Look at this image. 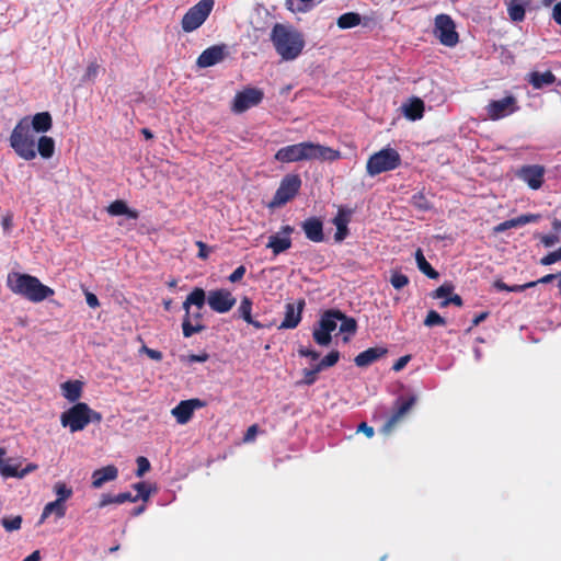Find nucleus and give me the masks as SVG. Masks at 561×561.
Returning <instances> with one entry per match:
<instances>
[{
	"mask_svg": "<svg viewBox=\"0 0 561 561\" xmlns=\"http://www.w3.org/2000/svg\"><path fill=\"white\" fill-rule=\"evenodd\" d=\"M53 127V117L49 112L36 113L30 121L27 116L21 118L14 126L10 138V147L20 158L30 161L36 158V139L33 134L47 133Z\"/></svg>",
	"mask_w": 561,
	"mask_h": 561,
	"instance_id": "obj_1",
	"label": "nucleus"
},
{
	"mask_svg": "<svg viewBox=\"0 0 561 561\" xmlns=\"http://www.w3.org/2000/svg\"><path fill=\"white\" fill-rule=\"evenodd\" d=\"M341 158V152L312 141H302L279 148L274 159L280 163H294L301 161H335Z\"/></svg>",
	"mask_w": 561,
	"mask_h": 561,
	"instance_id": "obj_2",
	"label": "nucleus"
},
{
	"mask_svg": "<svg viewBox=\"0 0 561 561\" xmlns=\"http://www.w3.org/2000/svg\"><path fill=\"white\" fill-rule=\"evenodd\" d=\"M7 286L12 293L32 302H41L55 294L53 288L44 285L37 277L19 272L8 274Z\"/></svg>",
	"mask_w": 561,
	"mask_h": 561,
	"instance_id": "obj_3",
	"label": "nucleus"
},
{
	"mask_svg": "<svg viewBox=\"0 0 561 561\" xmlns=\"http://www.w3.org/2000/svg\"><path fill=\"white\" fill-rule=\"evenodd\" d=\"M276 53L284 60H294L305 47V38L300 32L291 26L276 23L270 36Z\"/></svg>",
	"mask_w": 561,
	"mask_h": 561,
	"instance_id": "obj_4",
	"label": "nucleus"
},
{
	"mask_svg": "<svg viewBox=\"0 0 561 561\" xmlns=\"http://www.w3.org/2000/svg\"><path fill=\"white\" fill-rule=\"evenodd\" d=\"M206 304V293L201 287H195L186 297L183 302V309L185 311L182 321V332L184 337H191L192 335L199 333L206 329L203 324V308Z\"/></svg>",
	"mask_w": 561,
	"mask_h": 561,
	"instance_id": "obj_5",
	"label": "nucleus"
},
{
	"mask_svg": "<svg viewBox=\"0 0 561 561\" xmlns=\"http://www.w3.org/2000/svg\"><path fill=\"white\" fill-rule=\"evenodd\" d=\"M401 164V157L393 148H383L371 154L366 163V171L370 176L392 171Z\"/></svg>",
	"mask_w": 561,
	"mask_h": 561,
	"instance_id": "obj_6",
	"label": "nucleus"
},
{
	"mask_svg": "<svg viewBox=\"0 0 561 561\" xmlns=\"http://www.w3.org/2000/svg\"><path fill=\"white\" fill-rule=\"evenodd\" d=\"M214 8V0H201L190 8L181 21L184 32H193L197 30L209 16Z\"/></svg>",
	"mask_w": 561,
	"mask_h": 561,
	"instance_id": "obj_7",
	"label": "nucleus"
},
{
	"mask_svg": "<svg viewBox=\"0 0 561 561\" xmlns=\"http://www.w3.org/2000/svg\"><path fill=\"white\" fill-rule=\"evenodd\" d=\"M89 405L84 402H77L60 415V423L68 427L71 433L80 432L89 425Z\"/></svg>",
	"mask_w": 561,
	"mask_h": 561,
	"instance_id": "obj_8",
	"label": "nucleus"
},
{
	"mask_svg": "<svg viewBox=\"0 0 561 561\" xmlns=\"http://www.w3.org/2000/svg\"><path fill=\"white\" fill-rule=\"evenodd\" d=\"M301 179L298 174L285 175L278 188L276 190L273 199L270 204L271 207H280L291 201L301 187Z\"/></svg>",
	"mask_w": 561,
	"mask_h": 561,
	"instance_id": "obj_9",
	"label": "nucleus"
},
{
	"mask_svg": "<svg viewBox=\"0 0 561 561\" xmlns=\"http://www.w3.org/2000/svg\"><path fill=\"white\" fill-rule=\"evenodd\" d=\"M416 402L415 396L410 397H399L393 403L392 412L383 426L381 427V432L386 435L392 433V431L401 423L410 410Z\"/></svg>",
	"mask_w": 561,
	"mask_h": 561,
	"instance_id": "obj_10",
	"label": "nucleus"
},
{
	"mask_svg": "<svg viewBox=\"0 0 561 561\" xmlns=\"http://www.w3.org/2000/svg\"><path fill=\"white\" fill-rule=\"evenodd\" d=\"M434 34L439 42L447 47H454L459 42L456 25L453 19L447 14H438L435 18Z\"/></svg>",
	"mask_w": 561,
	"mask_h": 561,
	"instance_id": "obj_11",
	"label": "nucleus"
},
{
	"mask_svg": "<svg viewBox=\"0 0 561 561\" xmlns=\"http://www.w3.org/2000/svg\"><path fill=\"white\" fill-rule=\"evenodd\" d=\"M264 99L263 90L259 88H244L237 92L231 104L233 113H243L253 106H257Z\"/></svg>",
	"mask_w": 561,
	"mask_h": 561,
	"instance_id": "obj_12",
	"label": "nucleus"
},
{
	"mask_svg": "<svg viewBox=\"0 0 561 561\" xmlns=\"http://www.w3.org/2000/svg\"><path fill=\"white\" fill-rule=\"evenodd\" d=\"M519 110L517 99L514 95H507L501 100H493L486 106V115L492 121L504 118Z\"/></svg>",
	"mask_w": 561,
	"mask_h": 561,
	"instance_id": "obj_13",
	"label": "nucleus"
},
{
	"mask_svg": "<svg viewBox=\"0 0 561 561\" xmlns=\"http://www.w3.org/2000/svg\"><path fill=\"white\" fill-rule=\"evenodd\" d=\"M237 299L227 289L210 290L206 296V302L210 309L218 313H226L232 309Z\"/></svg>",
	"mask_w": 561,
	"mask_h": 561,
	"instance_id": "obj_14",
	"label": "nucleus"
},
{
	"mask_svg": "<svg viewBox=\"0 0 561 561\" xmlns=\"http://www.w3.org/2000/svg\"><path fill=\"white\" fill-rule=\"evenodd\" d=\"M204 407H206V402L198 398L183 400L172 409L171 414L179 424H186L192 419L194 411Z\"/></svg>",
	"mask_w": 561,
	"mask_h": 561,
	"instance_id": "obj_15",
	"label": "nucleus"
},
{
	"mask_svg": "<svg viewBox=\"0 0 561 561\" xmlns=\"http://www.w3.org/2000/svg\"><path fill=\"white\" fill-rule=\"evenodd\" d=\"M305 300L299 299L297 305L287 304L285 306V317L282 321L279 329H295L301 321V313L305 308Z\"/></svg>",
	"mask_w": 561,
	"mask_h": 561,
	"instance_id": "obj_16",
	"label": "nucleus"
},
{
	"mask_svg": "<svg viewBox=\"0 0 561 561\" xmlns=\"http://www.w3.org/2000/svg\"><path fill=\"white\" fill-rule=\"evenodd\" d=\"M545 169L540 165H526L519 171V178L533 190H538L543 183Z\"/></svg>",
	"mask_w": 561,
	"mask_h": 561,
	"instance_id": "obj_17",
	"label": "nucleus"
},
{
	"mask_svg": "<svg viewBox=\"0 0 561 561\" xmlns=\"http://www.w3.org/2000/svg\"><path fill=\"white\" fill-rule=\"evenodd\" d=\"M225 58V47L214 45L205 49L197 58V66L201 68L211 67Z\"/></svg>",
	"mask_w": 561,
	"mask_h": 561,
	"instance_id": "obj_18",
	"label": "nucleus"
},
{
	"mask_svg": "<svg viewBox=\"0 0 561 561\" xmlns=\"http://www.w3.org/2000/svg\"><path fill=\"white\" fill-rule=\"evenodd\" d=\"M306 238L312 242H322L324 240L323 224L317 217L307 218L301 224Z\"/></svg>",
	"mask_w": 561,
	"mask_h": 561,
	"instance_id": "obj_19",
	"label": "nucleus"
},
{
	"mask_svg": "<svg viewBox=\"0 0 561 561\" xmlns=\"http://www.w3.org/2000/svg\"><path fill=\"white\" fill-rule=\"evenodd\" d=\"M388 353L386 347L377 346L369 347L360 352L355 358L354 363L357 367H367L377 362Z\"/></svg>",
	"mask_w": 561,
	"mask_h": 561,
	"instance_id": "obj_20",
	"label": "nucleus"
},
{
	"mask_svg": "<svg viewBox=\"0 0 561 561\" xmlns=\"http://www.w3.org/2000/svg\"><path fill=\"white\" fill-rule=\"evenodd\" d=\"M117 477L118 469L114 465H108L93 471L91 485L100 489L104 483L116 480Z\"/></svg>",
	"mask_w": 561,
	"mask_h": 561,
	"instance_id": "obj_21",
	"label": "nucleus"
},
{
	"mask_svg": "<svg viewBox=\"0 0 561 561\" xmlns=\"http://www.w3.org/2000/svg\"><path fill=\"white\" fill-rule=\"evenodd\" d=\"M507 9L508 18L512 22H523L526 16V10L530 5L531 0H504Z\"/></svg>",
	"mask_w": 561,
	"mask_h": 561,
	"instance_id": "obj_22",
	"label": "nucleus"
},
{
	"mask_svg": "<svg viewBox=\"0 0 561 561\" xmlns=\"http://www.w3.org/2000/svg\"><path fill=\"white\" fill-rule=\"evenodd\" d=\"M106 210L111 216L125 215L130 219H138V217H139V211L136 209L129 208L127 203L123 199H116V201L112 202L107 206Z\"/></svg>",
	"mask_w": 561,
	"mask_h": 561,
	"instance_id": "obj_23",
	"label": "nucleus"
},
{
	"mask_svg": "<svg viewBox=\"0 0 561 561\" xmlns=\"http://www.w3.org/2000/svg\"><path fill=\"white\" fill-rule=\"evenodd\" d=\"M404 116L410 121L421 119L424 115V102L420 98H412L402 106Z\"/></svg>",
	"mask_w": 561,
	"mask_h": 561,
	"instance_id": "obj_24",
	"label": "nucleus"
},
{
	"mask_svg": "<svg viewBox=\"0 0 561 561\" xmlns=\"http://www.w3.org/2000/svg\"><path fill=\"white\" fill-rule=\"evenodd\" d=\"M37 469V465L28 463L24 469L19 470V466H13L9 463H2L0 466V474L3 478H23L26 474L33 472Z\"/></svg>",
	"mask_w": 561,
	"mask_h": 561,
	"instance_id": "obj_25",
	"label": "nucleus"
},
{
	"mask_svg": "<svg viewBox=\"0 0 561 561\" xmlns=\"http://www.w3.org/2000/svg\"><path fill=\"white\" fill-rule=\"evenodd\" d=\"M343 318V312L337 309H330L324 311L318 324L323 327L324 331L332 333L337 327L339 319Z\"/></svg>",
	"mask_w": 561,
	"mask_h": 561,
	"instance_id": "obj_26",
	"label": "nucleus"
},
{
	"mask_svg": "<svg viewBox=\"0 0 561 561\" xmlns=\"http://www.w3.org/2000/svg\"><path fill=\"white\" fill-rule=\"evenodd\" d=\"M557 78L552 71L547 70L545 72L534 71L529 73L528 82L534 89H542L546 85H551L556 82Z\"/></svg>",
	"mask_w": 561,
	"mask_h": 561,
	"instance_id": "obj_27",
	"label": "nucleus"
},
{
	"mask_svg": "<svg viewBox=\"0 0 561 561\" xmlns=\"http://www.w3.org/2000/svg\"><path fill=\"white\" fill-rule=\"evenodd\" d=\"M266 248L271 249L274 255H278L291 248L290 237H280L275 233L268 237Z\"/></svg>",
	"mask_w": 561,
	"mask_h": 561,
	"instance_id": "obj_28",
	"label": "nucleus"
},
{
	"mask_svg": "<svg viewBox=\"0 0 561 561\" xmlns=\"http://www.w3.org/2000/svg\"><path fill=\"white\" fill-rule=\"evenodd\" d=\"M125 502H137V497H133L130 492H123L116 495L104 493L101 495L98 507L103 508L110 504H123Z\"/></svg>",
	"mask_w": 561,
	"mask_h": 561,
	"instance_id": "obj_29",
	"label": "nucleus"
},
{
	"mask_svg": "<svg viewBox=\"0 0 561 561\" xmlns=\"http://www.w3.org/2000/svg\"><path fill=\"white\" fill-rule=\"evenodd\" d=\"M82 387L79 380H68L61 385L62 396L70 402H77L81 398Z\"/></svg>",
	"mask_w": 561,
	"mask_h": 561,
	"instance_id": "obj_30",
	"label": "nucleus"
},
{
	"mask_svg": "<svg viewBox=\"0 0 561 561\" xmlns=\"http://www.w3.org/2000/svg\"><path fill=\"white\" fill-rule=\"evenodd\" d=\"M251 311L252 300L249 297L244 296L238 308L239 317L242 318L248 324L253 325L255 329H263L264 325L252 318Z\"/></svg>",
	"mask_w": 561,
	"mask_h": 561,
	"instance_id": "obj_31",
	"label": "nucleus"
},
{
	"mask_svg": "<svg viewBox=\"0 0 561 561\" xmlns=\"http://www.w3.org/2000/svg\"><path fill=\"white\" fill-rule=\"evenodd\" d=\"M50 514H55L58 518L66 515V505L59 500L47 503L42 512L39 522L43 523Z\"/></svg>",
	"mask_w": 561,
	"mask_h": 561,
	"instance_id": "obj_32",
	"label": "nucleus"
},
{
	"mask_svg": "<svg viewBox=\"0 0 561 561\" xmlns=\"http://www.w3.org/2000/svg\"><path fill=\"white\" fill-rule=\"evenodd\" d=\"M36 148L43 159H49L55 153V141L51 137L41 136L36 142Z\"/></svg>",
	"mask_w": 561,
	"mask_h": 561,
	"instance_id": "obj_33",
	"label": "nucleus"
},
{
	"mask_svg": "<svg viewBox=\"0 0 561 561\" xmlns=\"http://www.w3.org/2000/svg\"><path fill=\"white\" fill-rule=\"evenodd\" d=\"M415 260L419 270L425 274L431 279H437L439 274L438 272L426 261L423 251L417 249L415 252Z\"/></svg>",
	"mask_w": 561,
	"mask_h": 561,
	"instance_id": "obj_34",
	"label": "nucleus"
},
{
	"mask_svg": "<svg viewBox=\"0 0 561 561\" xmlns=\"http://www.w3.org/2000/svg\"><path fill=\"white\" fill-rule=\"evenodd\" d=\"M362 22V16L356 12H346L339 16L336 24L340 28L346 30L352 28L359 25Z\"/></svg>",
	"mask_w": 561,
	"mask_h": 561,
	"instance_id": "obj_35",
	"label": "nucleus"
},
{
	"mask_svg": "<svg viewBox=\"0 0 561 561\" xmlns=\"http://www.w3.org/2000/svg\"><path fill=\"white\" fill-rule=\"evenodd\" d=\"M333 222L336 226V232L334 234L335 241H343L348 234V220L341 213H339V215L333 219Z\"/></svg>",
	"mask_w": 561,
	"mask_h": 561,
	"instance_id": "obj_36",
	"label": "nucleus"
},
{
	"mask_svg": "<svg viewBox=\"0 0 561 561\" xmlns=\"http://www.w3.org/2000/svg\"><path fill=\"white\" fill-rule=\"evenodd\" d=\"M312 337H313L314 342L320 346H329L332 341L331 333L328 331H324L323 327H321L319 324H318V327H316L313 329Z\"/></svg>",
	"mask_w": 561,
	"mask_h": 561,
	"instance_id": "obj_37",
	"label": "nucleus"
},
{
	"mask_svg": "<svg viewBox=\"0 0 561 561\" xmlns=\"http://www.w3.org/2000/svg\"><path fill=\"white\" fill-rule=\"evenodd\" d=\"M23 518L21 515L5 516L1 519V525L8 533L16 531L22 527Z\"/></svg>",
	"mask_w": 561,
	"mask_h": 561,
	"instance_id": "obj_38",
	"label": "nucleus"
},
{
	"mask_svg": "<svg viewBox=\"0 0 561 561\" xmlns=\"http://www.w3.org/2000/svg\"><path fill=\"white\" fill-rule=\"evenodd\" d=\"M411 204L416 209L423 210V211L430 210L432 208L431 202L426 198V196L422 192H419L412 196Z\"/></svg>",
	"mask_w": 561,
	"mask_h": 561,
	"instance_id": "obj_39",
	"label": "nucleus"
},
{
	"mask_svg": "<svg viewBox=\"0 0 561 561\" xmlns=\"http://www.w3.org/2000/svg\"><path fill=\"white\" fill-rule=\"evenodd\" d=\"M54 491L57 495V500L65 503L68 499H70L73 494V491L71 488H69L65 482H57L54 485Z\"/></svg>",
	"mask_w": 561,
	"mask_h": 561,
	"instance_id": "obj_40",
	"label": "nucleus"
},
{
	"mask_svg": "<svg viewBox=\"0 0 561 561\" xmlns=\"http://www.w3.org/2000/svg\"><path fill=\"white\" fill-rule=\"evenodd\" d=\"M341 321L340 332L348 333L351 335L356 333L357 322L354 318L347 317L343 313V318L339 319Z\"/></svg>",
	"mask_w": 561,
	"mask_h": 561,
	"instance_id": "obj_41",
	"label": "nucleus"
},
{
	"mask_svg": "<svg viewBox=\"0 0 561 561\" xmlns=\"http://www.w3.org/2000/svg\"><path fill=\"white\" fill-rule=\"evenodd\" d=\"M340 359V352L336 350L331 351L329 354H327L318 364V369H325L329 367L334 366Z\"/></svg>",
	"mask_w": 561,
	"mask_h": 561,
	"instance_id": "obj_42",
	"label": "nucleus"
},
{
	"mask_svg": "<svg viewBox=\"0 0 561 561\" xmlns=\"http://www.w3.org/2000/svg\"><path fill=\"white\" fill-rule=\"evenodd\" d=\"M455 286L450 282H445L443 285H440L438 288H436L431 296L435 299L439 298H448L454 294Z\"/></svg>",
	"mask_w": 561,
	"mask_h": 561,
	"instance_id": "obj_43",
	"label": "nucleus"
},
{
	"mask_svg": "<svg viewBox=\"0 0 561 561\" xmlns=\"http://www.w3.org/2000/svg\"><path fill=\"white\" fill-rule=\"evenodd\" d=\"M539 219H540L539 214H524L516 218H512L511 224H513V227L516 228V227H520V226H524L527 224L537 222Z\"/></svg>",
	"mask_w": 561,
	"mask_h": 561,
	"instance_id": "obj_44",
	"label": "nucleus"
},
{
	"mask_svg": "<svg viewBox=\"0 0 561 561\" xmlns=\"http://www.w3.org/2000/svg\"><path fill=\"white\" fill-rule=\"evenodd\" d=\"M446 320L437 311L430 310L424 319V325L432 328L435 325H445Z\"/></svg>",
	"mask_w": 561,
	"mask_h": 561,
	"instance_id": "obj_45",
	"label": "nucleus"
},
{
	"mask_svg": "<svg viewBox=\"0 0 561 561\" xmlns=\"http://www.w3.org/2000/svg\"><path fill=\"white\" fill-rule=\"evenodd\" d=\"M100 71V65L96 61H92L88 65L85 72L82 77L83 82H94Z\"/></svg>",
	"mask_w": 561,
	"mask_h": 561,
	"instance_id": "obj_46",
	"label": "nucleus"
},
{
	"mask_svg": "<svg viewBox=\"0 0 561 561\" xmlns=\"http://www.w3.org/2000/svg\"><path fill=\"white\" fill-rule=\"evenodd\" d=\"M321 371V369H318V366H313L312 368L310 369H304L302 370V374H304V379L301 381V383L304 385H307V386H311L313 385L316 381H317V375Z\"/></svg>",
	"mask_w": 561,
	"mask_h": 561,
	"instance_id": "obj_47",
	"label": "nucleus"
},
{
	"mask_svg": "<svg viewBox=\"0 0 561 561\" xmlns=\"http://www.w3.org/2000/svg\"><path fill=\"white\" fill-rule=\"evenodd\" d=\"M390 283L396 289H401L409 284V277L402 273L396 272L391 275Z\"/></svg>",
	"mask_w": 561,
	"mask_h": 561,
	"instance_id": "obj_48",
	"label": "nucleus"
},
{
	"mask_svg": "<svg viewBox=\"0 0 561 561\" xmlns=\"http://www.w3.org/2000/svg\"><path fill=\"white\" fill-rule=\"evenodd\" d=\"M135 490H137L138 494L133 495V497H137V501L141 499L142 501H148L150 496V489H148L145 482H138L133 485Z\"/></svg>",
	"mask_w": 561,
	"mask_h": 561,
	"instance_id": "obj_49",
	"label": "nucleus"
},
{
	"mask_svg": "<svg viewBox=\"0 0 561 561\" xmlns=\"http://www.w3.org/2000/svg\"><path fill=\"white\" fill-rule=\"evenodd\" d=\"M136 462H137V470H136V476L137 477H142L146 472H148L150 470V462L149 460L144 457V456H139L137 459H136Z\"/></svg>",
	"mask_w": 561,
	"mask_h": 561,
	"instance_id": "obj_50",
	"label": "nucleus"
},
{
	"mask_svg": "<svg viewBox=\"0 0 561 561\" xmlns=\"http://www.w3.org/2000/svg\"><path fill=\"white\" fill-rule=\"evenodd\" d=\"M245 272H247L245 266L244 265H240L229 275L228 279L231 283L240 282L243 278Z\"/></svg>",
	"mask_w": 561,
	"mask_h": 561,
	"instance_id": "obj_51",
	"label": "nucleus"
},
{
	"mask_svg": "<svg viewBox=\"0 0 561 561\" xmlns=\"http://www.w3.org/2000/svg\"><path fill=\"white\" fill-rule=\"evenodd\" d=\"M540 241L546 248H550V247L554 245L556 243H558L560 241V239L557 233H551V234L540 236Z\"/></svg>",
	"mask_w": 561,
	"mask_h": 561,
	"instance_id": "obj_52",
	"label": "nucleus"
},
{
	"mask_svg": "<svg viewBox=\"0 0 561 561\" xmlns=\"http://www.w3.org/2000/svg\"><path fill=\"white\" fill-rule=\"evenodd\" d=\"M558 261H560V257H559L557 251H553V252L548 253L543 257H541L540 264L547 266V265H551Z\"/></svg>",
	"mask_w": 561,
	"mask_h": 561,
	"instance_id": "obj_53",
	"label": "nucleus"
},
{
	"mask_svg": "<svg viewBox=\"0 0 561 561\" xmlns=\"http://www.w3.org/2000/svg\"><path fill=\"white\" fill-rule=\"evenodd\" d=\"M257 431H259V426L256 424L249 426L243 436V442H245V443L253 442L255 439Z\"/></svg>",
	"mask_w": 561,
	"mask_h": 561,
	"instance_id": "obj_54",
	"label": "nucleus"
},
{
	"mask_svg": "<svg viewBox=\"0 0 561 561\" xmlns=\"http://www.w3.org/2000/svg\"><path fill=\"white\" fill-rule=\"evenodd\" d=\"M298 354L301 357H309L311 360H317L320 357V354L317 351L309 350V348H306V347H300L298 350Z\"/></svg>",
	"mask_w": 561,
	"mask_h": 561,
	"instance_id": "obj_55",
	"label": "nucleus"
},
{
	"mask_svg": "<svg viewBox=\"0 0 561 561\" xmlns=\"http://www.w3.org/2000/svg\"><path fill=\"white\" fill-rule=\"evenodd\" d=\"M560 275H561V272L559 273H556V274H547L542 277H540L539 279L537 280H533L531 283H535V287L539 284H549L551 283L552 280H554L556 278H559L560 279Z\"/></svg>",
	"mask_w": 561,
	"mask_h": 561,
	"instance_id": "obj_56",
	"label": "nucleus"
},
{
	"mask_svg": "<svg viewBox=\"0 0 561 561\" xmlns=\"http://www.w3.org/2000/svg\"><path fill=\"white\" fill-rule=\"evenodd\" d=\"M411 359V355H404V356H401L392 366V369L394 371H400L402 370L407 364L410 362Z\"/></svg>",
	"mask_w": 561,
	"mask_h": 561,
	"instance_id": "obj_57",
	"label": "nucleus"
},
{
	"mask_svg": "<svg viewBox=\"0 0 561 561\" xmlns=\"http://www.w3.org/2000/svg\"><path fill=\"white\" fill-rule=\"evenodd\" d=\"M196 245L198 248L197 256L202 260H206L209 255V248L207 247V244L204 243L203 241H196Z\"/></svg>",
	"mask_w": 561,
	"mask_h": 561,
	"instance_id": "obj_58",
	"label": "nucleus"
},
{
	"mask_svg": "<svg viewBox=\"0 0 561 561\" xmlns=\"http://www.w3.org/2000/svg\"><path fill=\"white\" fill-rule=\"evenodd\" d=\"M85 300H87V304L90 308H98L100 306V302H99V299L98 297L93 294V293H90V291H87L85 293Z\"/></svg>",
	"mask_w": 561,
	"mask_h": 561,
	"instance_id": "obj_59",
	"label": "nucleus"
},
{
	"mask_svg": "<svg viewBox=\"0 0 561 561\" xmlns=\"http://www.w3.org/2000/svg\"><path fill=\"white\" fill-rule=\"evenodd\" d=\"M535 287V283L528 282L523 285H510V293H522L528 288Z\"/></svg>",
	"mask_w": 561,
	"mask_h": 561,
	"instance_id": "obj_60",
	"label": "nucleus"
},
{
	"mask_svg": "<svg viewBox=\"0 0 561 561\" xmlns=\"http://www.w3.org/2000/svg\"><path fill=\"white\" fill-rule=\"evenodd\" d=\"M208 358H209V355L206 352H204L202 354H191L188 356V362L190 363H197V362L204 363V362L208 360Z\"/></svg>",
	"mask_w": 561,
	"mask_h": 561,
	"instance_id": "obj_61",
	"label": "nucleus"
},
{
	"mask_svg": "<svg viewBox=\"0 0 561 561\" xmlns=\"http://www.w3.org/2000/svg\"><path fill=\"white\" fill-rule=\"evenodd\" d=\"M552 19L557 24L561 25V1L554 4L552 9Z\"/></svg>",
	"mask_w": 561,
	"mask_h": 561,
	"instance_id": "obj_62",
	"label": "nucleus"
},
{
	"mask_svg": "<svg viewBox=\"0 0 561 561\" xmlns=\"http://www.w3.org/2000/svg\"><path fill=\"white\" fill-rule=\"evenodd\" d=\"M145 353L154 360H161L162 359V353L157 350L149 348L147 346H144Z\"/></svg>",
	"mask_w": 561,
	"mask_h": 561,
	"instance_id": "obj_63",
	"label": "nucleus"
},
{
	"mask_svg": "<svg viewBox=\"0 0 561 561\" xmlns=\"http://www.w3.org/2000/svg\"><path fill=\"white\" fill-rule=\"evenodd\" d=\"M358 432H363L368 438L374 436V428L369 426L366 422H362L358 425Z\"/></svg>",
	"mask_w": 561,
	"mask_h": 561,
	"instance_id": "obj_64",
	"label": "nucleus"
}]
</instances>
